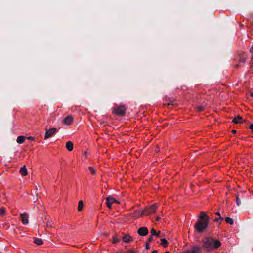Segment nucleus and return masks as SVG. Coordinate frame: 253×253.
<instances>
[{"label":"nucleus","mask_w":253,"mask_h":253,"mask_svg":"<svg viewBox=\"0 0 253 253\" xmlns=\"http://www.w3.org/2000/svg\"><path fill=\"white\" fill-rule=\"evenodd\" d=\"M158 205L156 204H153L151 206L149 207H146L144 210H145L146 214H151L154 213L156 209L158 208Z\"/></svg>","instance_id":"obj_4"},{"label":"nucleus","mask_w":253,"mask_h":253,"mask_svg":"<svg viewBox=\"0 0 253 253\" xmlns=\"http://www.w3.org/2000/svg\"><path fill=\"white\" fill-rule=\"evenodd\" d=\"M236 200L237 205L238 206H239L240 205V204H241V201H240V200L239 199V197L238 195H237L236 196Z\"/></svg>","instance_id":"obj_26"},{"label":"nucleus","mask_w":253,"mask_h":253,"mask_svg":"<svg viewBox=\"0 0 253 253\" xmlns=\"http://www.w3.org/2000/svg\"><path fill=\"white\" fill-rule=\"evenodd\" d=\"M20 172L21 174L23 176H26L28 174V170L25 166H23V167H21L20 169Z\"/></svg>","instance_id":"obj_14"},{"label":"nucleus","mask_w":253,"mask_h":253,"mask_svg":"<svg viewBox=\"0 0 253 253\" xmlns=\"http://www.w3.org/2000/svg\"><path fill=\"white\" fill-rule=\"evenodd\" d=\"M145 214V210L141 209L134 211V212L133 213V217L134 219H137L143 216Z\"/></svg>","instance_id":"obj_6"},{"label":"nucleus","mask_w":253,"mask_h":253,"mask_svg":"<svg viewBox=\"0 0 253 253\" xmlns=\"http://www.w3.org/2000/svg\"><path fill=\"white\" fill-rule=\"evenodd\" d=\"M123 240L124 242H130L133 240L132 238L129 234H125L123 237Z\"/></svg>","instance_id":"obj_13"},{"label":"nucleus","mask_w":253,"mask_h":253,"mask_svg":"<svg viewBox=\"0 0 253 253\" xmlns=\"http://www.w3.org/2000/svg\"><path fill=\"white\" fill-rule=\"evenodd\" d=\"M251 96L253 98V92L251 93Z\"/></svg>","instance_id":"obj_37"},{"label":"nucleus","mask_w":253,"mask_h":253,"mask_svg":"<svg viewBox=\"0 0 253 253\" xmlns=\"http://www.w3.org/2000/svg\"><path fill=\"white\" fill-rule=\"evenodd\" d=\"M46 226L49 228H52L53 227V223L52 220L49 218H48L47 220Z\"/></svg>","instance_id":"obj_17"},{"label":"nucleus","mask_w":253,"mask_h":253,"mask_svg":"<svg viewBox=\"0 0 253 253\" xmlns=\"http://www.w3.org/2000/svg\"><path fill=\"white\" fill-rule=\"evenodd\" d=\"M236 130H232V132L233 133H236Z\"/></svg>","instance_id":"obj_36"},{"label":"nucleus","mask_w":253,"mask_h":253,"mask_svg":"<svg viewBox=\"0 0 253 253\" xmlns=\"http://www.w3.org/2000/svg\"><path fill=\"white\" fill-rule=\"evenodd\" d=\"M66 147L67 149L69 151H71L73 149V144L71 141H68L66 144Z\"/></svg>","instance_id":"obj_15"},{"label":"nucleus","mask_w":253,"mask_h":253,"mask_svg":"<svg viewBox=\"0 0 253 253\" xmlns=\"http://www.w3.org/2000/svg\"><path fill=\"white\" fill-rule=\"evenodd\" d=\"M151 235L153 236H155L156 237H158L160 235V232L158 231L157 232L154 228H152L151 229Z\"/></svg>","instance_id":"obj_16"},{"label":"nucleus","mask_w":253,"mask_h":253,"mask_svg":"<svg viewBox=\"0 0 253 253\" xmlns=\"http://www.w3.org/2000/svg\"><path fill=\"white\" fill-rule=\"evenodd\" d=\"M250 128L253 131V124H251L250 126Z\"/></svg>","instance_id":"obj_30"},{"label":"nucleus","mask_w":253,"mask_h":253,"mask_svg":"<svg viewBox=\"0 0 253 253\" xmlns=\"http://www.w3.org/2000/svg\"><path fill=\"white\" fill-rule=\"evenodd\" d=\"M89 169L90 172H91L93 174H95L96 171H95V169L93 167H89Z\"/></svg>","instance_id":"obj_24"},{"label":"nucleus","mask_w":253,"mask_h":253,"mask_svg":"<svg viewBox=\"0 0 253 253\" xmlns=\"http://www.w3.org/2000/svg\"><path fill=\"white\" fill-rule=\"evenodd\" d=\"M119 241V240L116 236H114L113 237V243H116L118 242Z\"/></svg>","instance_id":"obj_25"},{"label":"nucleus","mask_w":253,"mask_h":253,"mask_svg":"<svg viewBox=\"0 0 253 253\" xmlns=\"http://www.w3.org/2000/svg\"><path fill=\"white\" fill-rule=\"evenodd\" d=\"M156 219L157 221H159L160 219V218L159 217H157Z\"/></svg>","instance_id":"obj_35"},{"label":"nucleus","mask_w":253,"mask_h":253,"mask_svg":"<svg viewBox=\"0 0 253 253\" xmlns=\"http://www.w3.org/2000/svg\"><path fill=\"white\" fill-rule=\"evenodd\" d=\"M164 253H169V252L168 251H166V252H164Z\"/></svg>","instance_id":"obj_39"},{"label":"nucleus","mask_w":253,"mask_h":253,"mask_svg":"<svg viewBox=\"0 0 253 253\" xmlns=\"http://www.w3.org/2000/svg\"><path fill=\"white\" fill-rule=\"evenodd\" d=\"M21 220L24 224H27L29 223V216L26 212L20 214Z\"/></svg>","instance_id":"obj_11"},{"label":"nucleus","mask_w":253,"mask_h":253,"mask_svg":"<svg viewBox=\"0 0 253 253\" xmlns=\"http://www.w3.org/2000/svg\"><path fill=\"white\" fill-rule=\"evenodd\" d=\"M129 252L130 253H136V251H134V250H130Z\"/></svg>","instance_id":"obj_31"},{"label":"nucleus","mask_w":253,"mask_h":253,"mask_svg":"<svg viewBox=\"0 0 253 253\" xmlns=\"http://www.w3.org/2000/svg\"><path fill=\"white\" fill-rule=\"evenodd\" d=\"M113 203H117L120 204V201L116 200L113 197H111L110 196H108L106 198V205L109 208H111L112 204Z\"/></svg>","instance_id":"obj_5"},{"label":"nucleus","mask_w":253,"mask_h":253,"mask_svg":"<svg viewBox=\"0 0 253 253\" xmlns=\"http://www.w3.org/2000/svg\"><path fill=\"white\" fill-rule=\"evenodd\" d=\"M204 108V106H199L197 107V109L199 111H201L203 110Z\"/></svg>","instance_id":"obj_27"},{"label":"nucleus","mask_w":253,"mask_h":253,"mask_svg":"<svg viewBox=\"0 0 253 253\" xmlns=\"http://www.w3.org/2000/svg\"><path fill=\"white\" fill-rule=\"evenodd\" d=\"M25 140V137L24 136H19L17 139V142L18 144L23 143Z\"/></svg>","instance_id":"obj_18"},{"label":"nucleus","mask_w":253,"mask_h":253,"mask_svg":"<svg viewBox=\"0 0 253 253\" xmlns=\"http://www.w3.org/2000/svg\"><path fill=\"white\" fill-rule=\"evenodd\" d=\"M161 245L164 247H167L168 245V241L165 238L161 239Z\"/></svg>","instance_id":"obj_20"},{"label":"nucleus","mask_w":253,"mask_h":253,"mask_svg":"<svg viewBox=\"0 0 253 253\" xmlns=\"http://www.w3.org/2000/svg\"><path fill=\"white\" fill-rule=\"evenodd\" d=\"M57 131L56 128H51L47 130L45 133V139H47L49 138L54 135Z\"/></svg>","instance_id":"obj_7"},{"label":"nucleus","mask_w":253,"mask_h":253,"mask_svg":"<svg viewBox=\"0 0 253 253\" xmlns=\"http://www.w3.org/2000/svg\"><path fill=\"white\" fill-rule=\"evenodd\" d=\"M225 221L230 224V225H232L234 223V221L233 219L230 218V217H226L225 218Z\"/></svg>","instance_id":"obj_23"},{"label":"nucleus","mask_w":253,"mask_h":253,"mask_svg":"<svg viewBox=\"0 0 253 253\" xmlns=\"http://www.w3.org/2000/svg\"><path fill=\"white\" fill-rule=\"evenodd\" d=\"M73 122V117L71 115L66 117L63 120V123L65 125H70Z\"/></svg>","instance_id":"obj_8"},{"label":"nucleus","mask_w":253,"mask_h":253,"mask_svg":"<svg viewBox=\"0 0 253 253\" xmlns=\"http://www.w3.org/2000/svg\"><path fill=\"white\" fill-rule=\"evenodd\" d=\"M233 122L235 124H240L246 122V120H243L240 116L238 115L233 119Z\"/></svg>","instance_id":"obj_12"},{"label":"nucleus","mask_w":253,"mask_h":253,"mask_svg":"<svg viewBox=\"0 0 253 253\" xmlns=\"http://www.w3.org/2000/svg\"><path fill=\"white\" fill-rule=\"evenodd\" d=\"M221 246V243L212 238H206L203 241V247L208 251L217 249Z\"/></svg>","instance_id":"obj_2"},{"label":"nucleus","mask_w":253,"mask_h":253,"mask_svg":"<svg viewBox=\"0 0 253 253\" xmlns=\"http://www.w3.org/2000/svg\"><path fill=\"white\" fill-rule=\"evenodd\" d=\"M146 249L147 250L149 249V244L148 243L146 244Z\"/></svg>","instance_id":"obj_32"},{"label":"nucleus","mask_w":253,"mask_h":253,"mask_svg":"<svg viewBox=\"0 0 253 253\" xmlns=\"http://www.w3.org/2000/svg\"><path fill=\"white\" fill-rule=\"evenodd\" d=\"M34 242L38 245H41L43 243L42 240L38 238H34Z\"/></svg>","instance_id":"obj_19"},{"label":"nucleus","mask_w":253,"mask_h":253,"mask_svg":"<svg viewBox=\"0 0 253 253\" xmlns=\"http://www.w3.org/2000/svg\"><path fill=\"white\" fill-rule=\"evenodd\" d=\"M5 213H6L5 209L3 207H0V217L3 216L5 214Z\"/></svg>","instance_id":"obj_21"},{"label":"nucleus","mask_w":253,"mask_h":253,"mask_svg":"<svg viewBox=\"0 0 253 253\" xmlns=\"http://www.w3.org/2000/svg\"><path fill=\"white\" fill-rule=\"evenodd\" d=\"M28 139H31V140H34V138H32V137H31V136H30V137H28Z\"/></svg>","instance_id":"obj_34"},{"label":"nucleus","mask_w":253,"mask_h":253,"mask_svg":"<svg viewBox=\"0 0 253 253\" xmlns=\"http://www.w3.org/2000/svg\"><path fill=\"white\" fill-rule=\"evenodd\" d=\"M209 222V219L206 213L203 211L201 212L194 227L198 232H202L207 228Z\"/></svg>","instance_id":"obj_1"},{"label":"nucleus","mask_w":253,"mask_h":253,"mask_svg":"<svg viewBox=\"0 0 253 253\" xmlns=\"http://www.w3.org/2000/svg\"><path fill=\"white\" fill-rule=\"evenodd\" d=\"M153 236L152 235L149 237L148 241L149 242H151L153 240Z\"/></svg>","instance_id":"obj_29"},{"label":"nucleus","mask_w":253,"mask_h":253,"mask_svg":"<svg viewBox=\"0 0 253 253\" xmlns=\"http://www.w3.org/2000/svg\"><path fill=\"white\" fill-rule=\"evenodd\" d=\"M83 206H84V204H83V201H79V202L78 203V210L79 211H81L83 209Z\"/></svg>","instance_id":"obj_22"},{"label":"nucleus","mask_w":253,"mask_h":253,"mask_svg":"<svg viewBox=\"0 0 253 253\" xmlns=\"http://www.w3.org/2000/svg\"><path fill=\"white\" fill-rule=\"evenodd\" d=\"M152 253H158V251L157 250H154Z\"/></svg>","instance_id":"obj_33"},{"label":"nucleus","mask_w":253,"mask_h":253,"mask_svg":"<svg viewBox=\"0 0 253 253\" xmlns=\"http://www.w3.org/2000/svg\"><path fill=\"white\" fill-rule=\"evenodd\" d=\"M216 214L217 215V216H219V219L220 220H223V218L220 215V212H217L216 213Z\"/></svg>","instance_id":"obj_28"},{"label":"nucleus","mask_w":253,"mask_h":253,"mask_svg":"<svg viewBox=\"0 0 253 253\" xmlns=\"http://www.w3.org/2000/svg\"><path fill=\"white\" fill-rule=\"evenodd\" d=\"M137 233L140 236H145L148 233V230L146 227H142L137 230Z\"/></svg>","instance_id":"obj_9"},{"label":"nucleus","mask_w":253,"mask_h":253,"mask_svg":"<svg viewBox=\"0 0 253 253\" xmlns=\"http://www.w3.org/2000/svg\"><path fill=\"white\" fill-rule=\"evenodd\" d=\"M180 253H201V250L199 247L195 246L190 250L183 251Z\"/></svg>","instance_id":"obj_10"},{"label":"nucleus","mask_w":253,"mask_h":253,"mask_svg":"<svg viewBox=\"0 0 253 253\" xmlns=\"http://www.w3.org/2000/svg\"><path fill=\"white\" fill-rule=\"evenodd\" d=\"M156 151L157 152H158V151H159V149H156Z\"/></svg>","instance_id":"obj_38"},{"label":"nucleus","mask_w":253,"mask_h":253,"mask_svg":"<svg viewBox=\"0 0 253 253\" xmlns=\"http://www.w3.org/2000/svg\"><path fill=\"white\" fill-rule=\"evenodd\" d=\"M170 104H171L170 103H168V104H167V105H170Z\"/></svg>","instance_id":"obj_41"},{"label":"nucleus","mask_w":253,"mask_h":253,"mask_svg":"<svg viewBox=\"0 0 253 253\" xmlns=\"http://www.w3.org/2000/svg\"><path fill=\"white\" fill-rule=\"evenodd\" d=\"M218 219H216L215 220V221H218Z\"/></svg>","instance_id":"obj_40"},{"label":"nucleus","mask_w":253,"mask_h":253,"mask_svg":"<svg viewBox=\"0 0 253 253\" xmlns=\"http://www.w3.org/2000/svg\"><path fill=\"white\" fill-rule=\"evenodd\" d=\"M126 108L124 105H120L114 108L112 111L113 114L119 116H123L126 113Z\"/></svg>","instance_id":"obj_3"}]
</instances>
